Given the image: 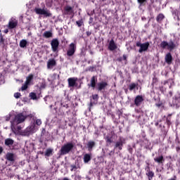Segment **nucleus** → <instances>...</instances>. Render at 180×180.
<instances>
[{
  "instance_id": "24",
  "label": "nucleus",
  "mask_w": 180,
  "mask_h": 180,
  "mask_svg": "<svg viewBox=\"0 0 180 180\" xmlns=\"http://www.w3.org/2000/svg\"><path fill=\"white\" fill-rule=\"evenodd\" d=\"M84 164H88L92 160V155L89 153H86L83 158Z\"/></svg>"
},
{
  "instance_id": "7",
  "label": "nucleus",
  "mask_w": 180,
  "mask_h": 180,
  "mask_svg": "<svg viewBox=\"0 0 180 180\" xmlns=\"http://www.w3.org/2000/svg\"><path fill=\"white\" fill-rule=\"evenodd\" d=\"M144 102V98L141 95H138L135 97L134 104L131 105V108L136 106V108H139L141 106V103Z\"/></svg>"
},
{
  "instance_id": "54",
  "label": "nucleus",
  "mask_w": 180,
  "mask_h": 180,
  "mask_svg": "<svg viewBox=\"0 0 180 180\" xmlns=\"http://www.w3.org/2000/svg\"><path fill=\"white\" fill-rule=\"evenodd\" d=\"M4 151V148H2V146H0V154H2Z\"/></svg>"
},
{
  "instance_id": "51",
  "label": "nucleus",
  "mask_w": 180,
  "mask_h": 180,
  "mask_svg": "<svg viewBox=\"0 0 180 180\" xmlns=\"http://www.w3.org/2000/svg\"><path fill=\"white\" fill-rule=\"evenodd\" d=\"M44 99L45 102H47V99H50V96H45Z\"/></svg>"
},
{
  "instance_id": "56",
  "label": "nucleus",
  "mask_w": 180,
  "mask_h": 180,
  "mask_svg": "<svg viewBox=\"0 0 180 180\" xmlns=\"http://www.w3.org/2000/svg\"><path fill=\"white\" fill-rule=\"evenodd\" d=\"M169 95L170 98L172 97V95H173L172 91H169Z\"/></svg>"
},
{
  "instance_id": "5",
  "label": "nucleus",
  "mask_w": 180,
  "mask_h": 180,
  "mask_svg": "<svg viewBox=\"0 0 180 180\" xmlns=\"http://www.w3.org/2000/svg\"><path fill=\"white\" fill-rule=\"evenodd\" d=\"M34 11L37 15H44V18H51L53 15L48 9L36 8Z\"/></svg>"
},
{
  "instance_id": "10",
  "label": "nucleus",
  "mask_w": 180,
  "mask_h": 180,
  "mask_svg": "<svg viewBox=\"0 0 180 180\" xmlns=\"http://www.w3.org/2000/svg\"><path fill=\"white\" fill-rule=\"evenodd\" d=\"M78 81V77H70L68 79V86L69 88H74V86H78V84L77 83Z\"/></svg>"
},
{
  "instance_id": "27",
  "label": "nucleus",
  "mask_w": 180,
  "mask_h": 180,
  "mask_svg": "<svg viewBox=\"0 0 180 180\" xmlns=\"http://www.w3.org/2000/svg\"><path fill=\"white\" fill-rule=\"evenodd\" d=\"M20 136H30V130L26 129L22 131H19Z\"/></svg>"
},
{
  "instance_id": "16",
  "label": "nucleus",
  "mask_w": 180,
  "mask_h": 180,
  "mask_svg": "<svg viewBox=\"0 0 180 180\" xmlns=\"http://www.w3.org/2000/svg\"><path fill=\"white\" fill-rule=\"evenodd\" d=\"M98 99H99V96L98 94H93L90 100V106H94L98 103Z\"/></svg>"
},
{
  "instance_id": "38",
  "label": "nucleus",
  "mask_w": 180,
  "mask_h": 180,
  "mask_svg": "<svg viewBox=\"0 0 180 180\" xmlns=\"http://www.w3.org/2000/svg\"><path fill=\"white\" fill-rule=\"evenodd\" d=\"M158 82V78L157 77L154 76V77L152 79V85H155Z\"/></svg>"
},
{
  "instance_id": "34",
  "label": "nucleus",
  "mask_w": 180,
  "mask_h": 180,
  "mask_svg": "<svg viewBox=\"0 0 180 180\" xmlns=\"http://www.w3.org/2000/svg\"><path fill=\"white\" fill-rule=\"evenodd\" d=\"M171 116H172V114H169L168 117L166 118L167 124L169 125V126H171V124H172Z\"/></svg>"
},
{
  "instance_id": "36",
  "label": "nucleus",
  "mask_w": 180,
  "mask_h": 180,
  "mask_svg": "<svg viewBox=\"0 0 180 180\" xmlns=\"http://www.w3.org/2000/svg\"><path fill=\"white\" fill-rule=\"evenodd\" d=\"M29 84L26 83V82H25V84L21 86V91H26V89H27V88H29Z\"/></svg>"
},
{
  "instance_id": "11",
  "label": "nucleus",
  "mask_w": 180,
  "mask_h": 180,
  "mask_svg": "<svg viewBox=\"0 0 180 180\" xmlns=\"http://www.w3.org/2000/svg\"><path fill=\"white\" fill-rule=\"evenodd\" d=\"M96 147V142L95 141L90 140L87 142L86 148L88 151H93L94 148Z\"/></svg>"
},
{
  "instance_id": "22",
  "label": "nucleus",
  "mask_w": 180,
  "mask_h": 180,
  "mask_svg": "<svg viewBox=\"0 0 180 180\" xmlns=\"http://www.w3.org/2000/svg\"><path fill=\"white\" fill-rule=\"evenodd\" d=\"M34 78V75L33 74H30L27 77H26V81L25 82L28 84V85H33V79Z\"/></svg>"
},
{
  "instance_id": "61",
  "label": "nucleus",
  "mask_w": 180,
  "mask_h": 180,
  "mask_svg": "<svg viewBox=\"0 0 180 180\" xmlns=\"http://www.w3.org/2000/svg\"><path fill=\"white\" fill-rule=\"evenodd\" d=\"M150 4H154V0H150Z\"/></svg>"
},
{
  "instance_id": "30",
  "label": "nucleus",
  "mask_w": 180,
  "mask_h": 180,
  "mask_svg": "<svg viewBox=\"0 0 180 180\" xmlns=\"http://www.w3.org/2000/svg\"><path fill=\"white\" fill-rule=\"evenodd\" d=\"M26 46H27V41L26 39H22L20 41V47H21V49H25Z\"/></svg>"
},
{
  "instance_id": "59",
  "label": "nucleus",
  "mask_w": 180,
  "mask_h": 180,
  "mask_svg": "<svg viewBox=\"0 0 180 180\" xmlns=\"http://www.w3.org/2000/svg\"><path fill=\"white\" fill-rule=\"evenodd\" d=\"M160 91H161V92H164V87L163 86L160 87Z\"/></svg>"
},
{
  "instance_id": "41",
  "label": "nucleus",
  "mask_w": 180,
  "mask_h": 180,
  "mask_svg": "<svg viewBox=\"0 0 180 180\" xmlns=\"http://www.w3.org/2000/svg\"><path fill=\"white\" fill-rule=\"evenodd\" d=\"M20 96H22V94H20V93H19V92L14 94V98H15V99H19V98H20Z\"/></svg>"
},
{
  "instance_id": "12",
  "label": "nucleus",
  "mask_w": 180,
  "mask_h": 180,
  "mask_svg": "<svg viewBox=\"0 0 180 180\" xmlns=\"http://www.w3.org/2000/svg\"><path fill=\"white\" fill-rule=\"evenodd\" d=\"M63 15H72V16H74V8L70 6H65Z\"/></svg>"
},
{
  "instance_id": "64",
  "label": "nucleus",
  "mask_w": 180,
  "mask_h": 180,
  "mask_svg": "<svg viewBox=\"0 0 180 180\" xmlns=\"http://www.w3.org/2000/svg\"><path fill=\"white\" fill-rule=\"evenodd\" d=\"M73 168H77V167H75V166H73Z\"/></svg>"
},
{
  "instance_id": "19",
  "label": "nucleus",
  "mask_w": 180,
  "mask_h": 180,
  "mask_svg": "<svg viewBox=\"0 0 180 180\" xmlns=\"http://www.w3.org/2000/svg\"><path fill=\"white\" fill-rule=\"evenodd\" d=\"M108 86V82H101L97 84V90L98 91H103Z\"/></svg>"
},
{
  "instance_id": "45",
  "label": "nucleus",
  "mask_w": 180,
  "mask_h": 180,
  "mask_svg": "<svg viewBox=\"0 0 180 180\" xmlns=\"http://www.w3.org/2000/svg\"><path fill=\"white\" fill-rule=\"evenodd\" d=\"M86 34L88 37H89V36H91V34H92V32L91 31H87V32H86Z\"/></svg>"
},
{
  "instance_id": "46",
  "label": "nucleus",
  "mask_w": 180,
  "mask_h": 180,
  "mask_svg": "<svg viewBox=\"0 0 180 180\" xmlns=\"http://www.w3.org/2000/svg\"><path fill=\"white\" fill-rule=\"evenodd\" d=\"M21 130H22V127L20 126L17 127V131L18 132V134H19V131H22Z\"/></svg>"
},
{
  "instance_id": "15",
  "label": "nucleus",
  "mask_w": 180,
  "mask_h": 180,
  "mask_svg": "<svg viewBox=\"0 0 180 180\" xmlns=\"http://www.w3.org/2000/svg\"><path fill=\"white\" fill-rule=\"evenodd\" d=\"M57 65V62L56 61V59L51 58L47 62V68L48 70H51L53 67H56Z\"/></svg>"
},
{
  "instance_id": "21",
  "label": "nucleus",
  "mask_w": 180,
  "mask_h": 180,
  "mask_svg": "<svg viewBox=\"0 0 180 180\" xmlns=\"http://www.w3.org/2000/svg\"><path fill=\"white\" fill-rule=\"evenodd\" d=\"M6 159L7 161H10L11 162H14L15 154H13V153H7L6 155Z\"/></svg>"
},
{
  "instance_id": "28",
  "label": "nucleus",
  "mask_w": 180,
  "mask_h": 180,
  "mask_svg": "<svg viewBox=\"0 0 180 180\" xmlns=\"http://www.w3.org/2000/svg\"><path fill=\"white\" fill-rule=\"evenodd\" d=\"M18 26V22L16 21H9L8 27V29H15Z\"/></svg>"
},
{
  "instance_id": "29",
  "label": "nucleus",
  "mask_w": 180,
  "mask_h": 180,
  "mask_svg": "<svg viewBox=\"0 0 180 180\" xmlns=\"http://www.w3.org/2000/svg\"><path fill=\"white\" fill-rule=\"evenodd\" d=\"M43 37H45L46 39H50V37H53V33L50 31H46L43 34Z\"/></svg>"
},
{
  "instance_id": "18",
  "label": "nucleus",
  "mask_w": 180,
  "mask_h": 180,
  "mask_svg": "<svg viewBox=\"0 0 180 180\" xmlns=\"http://www.w3.org/2000/svg\"><path fill=\"white\" fill-rule=\"evenodd\" d=\"M173 106H176V108H179L180 106V96H174L172 100Z\"/></svg>"
},
{
  "instance_id": "20",
  "label": "nucleus",
  "mask_w": 180,
  "mask_h": 180,
  "mask_svg": "<svg viewBox=\"0 0 180 180\" xmlns=\"http://www.w3.org/2000/svg\"><path fill=\"white\" fill-rule=\"evenodd\" d=\"M165 61L168 64V65H171V64H172V55L171 54V52L166 54L165 56Z\"/></svg>"
},
{
  "instance_id": "53",
  "label": "nucleus",
  "mask_w": 180,
  "mask_h": 180,
  "mask_svg": "<svg viewBox=\"0 0 180 180\" xmlns=\"http://www.w3.org/2000/svg\"><path fill=\"white\" fill-rule=\"evenodd\" d=\"M4 32L6 34L9 33V30L6 29V30H4Z\"/></svg>"
},
{
  "instance_id": "42",
  "label": "nucleus",
  "mask_w": 180,
  "mask_h": 180,
  "mask_svg": "<svg viewBox=\"0 0 180 180\" xmlns=\"http://www.w3.org/2000/svg\"><path fill=\"white\" fill-rule=\"evenodd\" d=\"M35 123H36L37 126H41V120H40V119L36 120Z\"/></svg>"
},
{
  "instance_id": "37",
  "label": "nucleus",
  "mask_w": 180,
  "mask_h": 180,
  "mask_svg": "<svg viewBox=\"0 0 180 180\" xmlns=\"http://www.w3.org/2000/svg\"><path fill=\"white\" fill-rule=\"evenodd\" d=\"M76 25H77L78 27H81L82 25H84V20L82 19L76 21Z\"/></svg>"
},
{
  "instance_id": "43",
  "label": "nucleus",
  "mask_w": 180,
  "mask_h": 180,
  "mask_svg": "<svg viewBox=\"0 0 180 180\" xmlns=\"http://www.w3.org/2000/svg\"><path fill=\"white\" fill-rule=\"evenodd\" d=\"M128 151L130 154H133V148H131V146H128Z\"/></svg>"
},
{
  "instance_id": "57",
  "label": "nucleus",
  "mask_w": 180,
  "mask_h": 180,
  "mask_svg": "<svg viewBox=\"0 0 180 180\" xmlns=\"http://www.w3.org/2000/svg\"><path fill=\"white\" fill-rule=\"evenodd\" d=\"M110 116H111L112 119H115V114H110Z\"/></svg>"
},
{
  "instance_id": "62",
  "label": "nucleus",
  "mask_w": 180,
  "mask_h": 180,
  "mask_svg": "<svg viewBox=\"0 0 180 180\" xmlns=\"http://www.w3.org/2000/svg\"><path fill=\"white\" fill-rule=\"evenodd\" d=\"M165 84H168V81H165L164 85H165Z\"/></svg>"
},
{
  "instance_id": "2",
  "label": "nucleus",
  "mask_w": 180,
  "mask_h": 180,
  "mask_svg": "<svg viewBox=\"0 0 180 180\" xmlns=\"http://www.w3.org/2000/svg\"><path fill=\"white\" fill-rule=\"evenodd\" d=\"M160 49H163V50L167 47V50L172 51V50L176 48V44L172 39H170L169 43L167 41H162L160 44Z\"/></svg>"
},
{
  "instance_id": "26",
  "label": "nucleus",
  "mask_w": 180,
  "mask_h": 180,
  "mask_svg": "<svg viewBox=\"0 0 180 180\" xmlns=\"http://www.w3.org/2000/svg\"><path fill=\"white\" fill-rule=\"evenodd\" d=\"M154 161L155 162H158V164H164L165 160L164 159V156L160 155L158 158H155Z\"/></svg>"
},
{
  "instance_id": "8",
  "label": "nucleus",
  "mask_w": 180,
  "mask_h": 180,
  "mask_svg": "<svg viewBox=\"0 0 180 180\" xmlns=\"http://www.w3.org/2000/svg\"><path fill=\"white\" fill-rule=\"evenodd\" d=\"M51 50L53 53H58L60 41L58 39H53L51 41Z\"/></svg>"
},
{
  "instance_id": "14",
  "label": "nucleus",
  "mask_w": 180,
  "mask_h": 180,
  "mask_svg": "<svg viewBox=\"0 0 180 180\" xmlns=\"http://www.w3.org/2000/svg\"><path fill=\"white\" fill-rule=\"evenodd\" d=\"M116 49H117V45L115 42V40L112 39L108 44V50H110V51H115Z\"/></svg>"
},
{
  "instance_id": "9",
  "label": "nucleus",
  "mask_w": 180,
  "mask_h": 180,
  "mask_svg": "<svg viewBox=\"0 0 180 180\" xmlns=\"http://www.w3.org/2000/svg\"><path fill=\"white\" fill-rule=\"evenodd\" d=\"M123 144H126V139L120 136L119 140L115 143L114 148H118V150H123Z\"/></svg>"
},
{
  "instance_id": "44",
  "label": "nucleus",
  "mask_w": 180,
  "mask_h": 180,
  "mask_svg": "<svg viewBox=\"0 0 180 180\" xmlns=\"http://www.w3.org/2000/svg\"><path fill=\"white\" fill-rule=\"evenodd\" d=\"M92 23H94V18L90 17L89 20V24L92 25Z\"/></svg>"
},
{
  "instance_id": "52",
  "label": "nucleus",
  "mask_w": 180,
  "mask_h": 180,
  "mask_svg": "<svg viewBox=\"0 0 180 180\" xmlns=\"http://www.w3.org/2000/svg\"><path fill=\"white\" fill-rule=\"evenodd\" d=\"M117 61H119L120 63H122V61H123V58H118Z\"/></svg>"
},
{
  "instance_id": "4",
  "label": "nucleus",
  "mask_w": 180,
  "mask_h": 180,
  "mask_svg": "<svg viewBox=\"0 0 180 180\" xmlns=\"http://www.w3.org/2000/svg\"><path fill=\"white\" fill-rule=\"evenodd\" d=\"M136 47H140L139 49V53H141L143 51H147L148 50V47H150V42L147 41L141 44V41H139L136 44Z\"/></svg>"
},
{
  "instance_id": "35",
  "label": "nucleus",
  "mask_w": 180,
  "mask_h": 180,
  "mask_svg": "<svg viewBox=\"0 0 180 180\" xmlns=\"http://www.w3.org/2000/svg\"><path fill=\"white\" fill-rule=\"evenodd\" d=\"M136 86H137V84L136 83H131L129 86V91H133V89H136Z\"/></svg>"
},
{
  "instance_id": "48",
  "label": "nucleus",
  "mask_w": 180,
  "mask_h": 180,
  "mask_svg": "<svg viewBox=\"0 0 180 180\" xmlns=\"http://www.w3.org/2000/svg\"><path fill=\"white\" fill-rule=\"evenodd\" d=\"M61 105L63 106V108H66V109H68V108H69L68 104L61 103Z\"/></svg>"
},
{
  "instance_id": "50",
  "label": "nucleus",
  "mask_w": 180,
  "mask_h": 180,
  "mask_svg": "<svg viewBox=\"0 0 180 180\" xmlns=\"http://www.w3.org/2000/svg\"><path fill=\"white\" fill-rule=\"evenodd\" d=\"M112 136H110L109 135H107L106 136H105V141H108V140H109L110 138H111Z\"/></svg>"
},
{
  "instance_id": "25",
  "label": "nucleus",
  "mask_w": 180,
  "mask_h": 180,
  "mask_svg": "<svg viewBox=\"0 0 180 180\" xmlns=\"http://www.w3.org/2000/svg\"><path fill=\"white\" fill-rule=\"evenodd\" d=\"M13 143H15V141L11 138H8L5 139L4 144L7 147H11V146H13Z\"/></svg>"
},
{
  "instance_id": "49",
  "label": "nucleus",
  "mask_w": 180,
  "mask_h": 180,
  "mask_svg": "<svg viewBox=\"0 0 180 180\" xmlns=\"http://www.w3.org/2000/svg\"><path fill=\"white\" fill-rule=\"evenodd\" d=\"M28 117H30V119H33V120H34V116L33 115V114H30L28 115Z\"/></svg>"
},
{
  "instance_id": "6",
  "label": "nucleus",
  "mask_w": 180,
  "mask_h": 180,
  "mask_svg": "<svg viewBox=\"0 0 180 180\" xmlns=\"http://www.w3.org/2000/svg\"><path fill=\"white\" fill-rule=\"evenodd\" d=\"M76 51H77V44H75V43H71L69 45L66 54L68 57H72V56L75 54Z\"/></svg>"
},
{
  "instance_id": "55",
  "label": "nucleus",
  "mask_w": 180,
  "mask_h": 180,
  "mask_svg": "<svg viewBox=\"0 0 180 180\" xmlns=\"http://www.w3.org/2000/svg\"><path fill=\"white\" fill-rule=\"evenodd\" d=\"M118 112H119L118 116H119V117H120V116H122V115L123 114V112H122L120 110H119Z\"/></svg>"
},
{
  "instance_id": "13",
  "label": "nucleus",
  "mask_w": 180,
  "mask_h": 180,
  "mask_svg": "<svg viewBox=\"0 0 180 180\" xmlns=\"http://www.w3.org/2000/svg\"><path fill=\"white\" fill-rule=\"evenodd\" d=\"M97 82H98V77L93 76L91 78L90 84H88V86H91V88H93V89H95Z\"/></svg>"
},
{
  "instance_id": "1",
  "label": "nucleus",
  "mask_w": 180,
  "mask_h": 180,
  "mask_svg": "<svg viewBox=\"0 0 180 180\" xmlns=\"http://www.w3.org/2000/svg\"><path fill=\"white\" fill-rule=\"evenodd\" d=\"M72 150H74V143H72V142L66 143L61 146L58 155L59 157L67 155V154H70Z\"/></svg>"
},
{
  "instance_id": "63",
  "label": "nucleus",
  "mask_w": 180,
  "mask_h": 180,
  "mask_svg": "<svg viewBox=\"0 0 180 180\" xmlns=\"http://www.w3.org/2000/svg\"><path fill=\"white\" fill-rule=\"evenodd\" d=\"M158 124H159L158 122H156V123L155 124V126H158Z\"/></svg>"
},
{
  "instance_id": "60",
  "label": "nucleus",
  "mask_w": 180,
  "mask_h": 180,
  "mask_svg": "<svg viewBox=\"0 0 180 180\" xmlns=\"http://www.w3.org/2000/svg\"><path fill=\"white\" fill-rule=\"evenodd\" d=\"M180 148L179 147H176V151H179Z\"/></svg>"
},
{
  "instance_id": "39",
  "label": "nucleus",
  "mask_w": 180,
  "mask_h": 180,
  "mask_svg": "<svg viewBox=\"0 0 180 180\" xmlns=\"http://www.w3.org/2000/svg\"><path fill=\"white\" fill-rule=\"evenodd\" d=\"M96 68V67H95V66H90V67H89L88 69L86 70V71H90L91 72H94V71H95Z\"/></svg>"
},
{
  "instance_id": "31",
  "label": "nucleus",
  "mask_w": 180,
  "mask_h": 180,
  "mask_svg": "<svg viewBox=\"0 0 180 180\" xmlns=\"http://www.w3.org/2000/svg\"><path fill=\"white\" fill-rule=\"evenodd\" d=\"M30 98L32 99V101H37V95L34 92L30 93Z\"/></svg>"
},
{
  "instance_id": "47",
  "label": "nucleus",
  "mask_w": 180,
  "mask_h": 180,
  "mask_svg": "<svg viewBox=\"0 0 180 180\" xmlns=\"http://www.w3.org/2000/svg\"><path fill=\"white\" fill-rule=\"evenodd\" d=\"M122 60H124V61H127V56L123 55L122 56Z\"/></svg>"
},
{
  "instance_id": "3",
  "label": "nucleus",
  "mask_w": 180,
  "mask_h": 180,
  "mask_svg": "<svg viewBox=\"0 0 180 180\" xmlns=\"http://www.w3.org/2000/svg\"><path fill=\"white\" fill-rule=\"evenodd\" d=\"M27 117L24 115L23 113L20 112L15 116L13 122H11V124L15 126L16 124H20V123H23V122L26 120Z\"/></svg>"
},
{
  "instance_id": "32",
  "label": "nucleus",
  "mask_w": 180,
  "mask_h": 180,
  "mask_svg": "<svg viewBox=\"0 0 180 180\" xmlns=\"http://www.w3.org/2000/svg\"><path fill=\"white\" fill-rule=\"evenodd\" d=\"M53 155V149L51 148H48L45 153V156L46 157H50Z\"/></svg>"
},
{
  "instance_id": "33",
  "label": "nucleus",
  "mask_w": 180,
  "mask_h": 180,
  "mask_svg": "<svg viewBox=\"0 0 180 180\" xmlns=\"http://www.w3.org/2000/svg\"><path fill=\"white\" fill-rule=\"evenodd\" d=\"M138 4H139V6H145L146 4H147V0H137Z\"/></svg>"
},
{
  "instance_id": "23",
  "label": "nucleus",
  "mask_w": 180,
  "mask_h": 180,
  "mask_svg": "<svg viewBox=\"0 0 180 180\" xmlns=\"http://www.w3.org/2000/svg\"><path fill=\"white\" fill-rule=\"evenodd\" d=\"M164 19H165V15L163 13H160L156 17V22L161 24L162 23V20H164Z\"/></svg>"
},
{
  "instance_id": "40",
  "label": "nucleus",
  "mask_w": 180,
  "mask_h": 180,
  "mask_svg": "<svg viewBox=\"0 0 180 180\" xmlns=\"http://www.w3.org/2000/svg\"><path fill=\"white\" fill-rule=\"evenodd\" d=\"M107 146H110L112 144V143H113V139H112V136L110 138V139H108L105 141Z\"/></svg>"
},
{
  "instance_id": "58",
  "label": "nucleus",
  "mask_w": 180,
  "mask_h": 180,
  "mask_svg": "<svg viewBox=\"0 0 180 180\" xmlns=\"http://www.w3.org/2000/svg\"><path fill=\"white\" fill-rule=\"evenodd\" d=\"M161 103H157L156 104V106L158 107V108H161Z\"/></svg>"
},
{
  "instance_id": "17",
  "label": "nucleus",
  "mask_w": 180,
  "mask_h": 180,
  "mask_svg": "<svg viewBox=\"0 0 180 180\" xmlns=\"http://www.w3.org/2000/svg\"><path fill=\"white\" fill-rule=\"evenodd\" d=\"M145 169L146 171V175L148 176V180L153 179L154 178V172L150 170V166H147Z\"/></svg>"
}]
</instances>
